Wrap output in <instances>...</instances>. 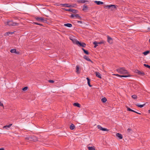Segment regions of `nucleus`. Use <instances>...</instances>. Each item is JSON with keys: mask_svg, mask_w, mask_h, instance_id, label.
<instances>
[{"mask_svg": "<svg viewBox=\"0 0 150 150\" xmlns=\"http://www.w3.org/2000/svg\"><path fill=\"white\" fill-rule=\"evenodd\" d=\"M116 70L118 73L120 74H127L129 73L128 71L123 67L117 69Z\"/></svg>", "mask_w": 150, "mask_h": 150, "instance_id": "nucleus-1", "label": "nucleus"}, {"mask_svg": "<svg viewBox=\"0 0 150 150\" xmlns=\"http://www.w3.org/2000/svg\"><path fill=\"white\" fill-rule=\"evenodd\" d=\"M5 24L6 25L14 26L17 25V23L13 22L12 21H6Z\"/></svg>", "mask_w": 150, "mask_h": 150, "instance_id": "nucleus-2", "label": "nucleus"}, {"mask_svg": "<svg viewBox=\"0 0 150 150\" xmlns=\"http://www.w3.org/2000/svg\"><path fill=\"white\" fill-rule=\"evenodd\" d=\"M104 42L105 41L103 40H102L99 42H97L96 41L94 42H93V44L95 45V46H94V47L96 48V47L98 45L104 43Z\"/></svg>", "mask_w": 150, "mask_h": 150, "instance_id": "nucleus-3", "label": "nucleus"}, {"mask_svg": "<svg viewBox=\"0 0 150 150\" xmlns=\"http://www.w3.org/2000/svg\"><path fill=\"white\" fill-rule=\"evenodd\" d=\"M71 17L72 18H73L74 19L77 18L78 19H80L81 18V17L79 16L78 14H71Z\"/></svg>", "mask_w": 150, "mask_h": 150, "instance_id": "nucleus-4", "label": "nucleus"}, {"mask_svg": "<svg viewBox=\"0 0 150 150\" xmlns=\"http://www.w3.org/2000/svg\"><path fill=\"white\" fill-rule=\"evenodd\" d=\"M106 8H108L111 9V10H113L115 8L116 6L114 5H108L105 6Z\"/></svg>", "mask_w": 150, "mask_h": 150, "instance_id": "nucleus-5", "label": "nucleus"}, {"mask_svg": "<svg viewBox=\"0 0 150 150\" xmlns=\"http://www.w3.org/2000/svg\"><path fill=\"white\" fill-rule=\"evenodd\" d=\"M97 128L98 129H99L100 130H102V131H108V130L106 128H103L101 127L100 125H98L97 126Z\"/></svg>", "mask_w": 150, "mask_h": 150, "instance_id": "nucleus-6", "label": "nucleus"}, {"mask_svg": "<svg viewBox=\"0 0 150 150\" xmlns=\"http://www.w3.org/2000/svg\"><path fill=\"white\" fill-rule=\"evenodd\" d=\"M76 44L78 46H80L83 47H84L86 45V44L85 43L83 42L81 43V42H79L78 41Z\"/></svg>", "mask_w": 150, "mask_h": 150, "instance_id": "nucleus-7", "label": "nucleus"}, {"mask_svg": "<svg viewBox=\"0 0 150 150\" xmlns=\"http://www.w3.org/2000/svg\"><path fill=\"white\" fill-rule=\"evenodd\" d=\"M107 41L110 44H111L113 42V40L109 36H107Z\"/></svg>", "mask_w": 150, "mask_h": 150, "instance_id": "nucleus-8", "label": "nucleus"}, {"mask_svg": "<svg viewBox=\"0 0 150 150\" xmlns=\"http://www.w3.org/2000/svg\"><path fill=\"white\" fill-rule=\"evenodd\" d=\"M113 75L116 76H119L120 77H129L130 76V75H120L117 74H112Z\"/></svg>", "mask_w": 150, "mask_h": 150, "instance_id": "nucleus-9", "label": "nucleus"}, {"mask_svg": "<svg viewBox=\"0 0 150 150\" xmlns=\"http://www.w3.org/2000/svg\"><path fill=\"white\" fill-rule=\"evenodd\" d=\"M36 19L39 22H43L44 21V18L43 17H36Z\"/></svg>", "mask_w": 150, "mask_h": 150, "instance_id": "nucleus-10", "label": "nucleus"}, {"mask_svg": "<svg viewBox=\"0 0 150 150\" xmlns=\"http://www.w3.org/2000/svg\"><path fill=\"white\" fill-rule=\"evenodd\" d=\"M70 39L71 40L73 43L76 44L78 41L75 39L74 37H71L70 38Z\"/></svg>", "mask_w": 150, "mask_h": 150, "instance_id": "nucleus-11", "label": "nucleus"}, {"mask_svg": "<svg viewBox=\"0 0 150 150\" xmlns=\"http://www.w3.org/2000/svg\"><path fill=\"white\" fill-rule=\"evenodd\" d=\"M65 10L68 11H71L74 13H77L78 12V11L77 10H75V9H66Z\"/></svg>", "mask_w": 150, "mask_h": 150, "instance_id": "nucleus-12", "label": "nucleus"}, {"mask_svg": "<svg viewBox=\"0 0 150 150\" xmlns=\"http://www.w3.org/2000/svg\"><path fill=\"white\" fill-rule=\"evenodd\" d=\"M12 124H10L9 125H7L3 127V129H6L8 130V129L10 127L12 126Z\"/></svg>", "mask_w": 150, "mask_h": 150, "instance_id": "nucleus-13", "label": "nucleus"}, {"mask_svg": "<svg viewBox=\"0 0 150 150\" xmlns=\"http://www.w3.org/2000/svg\"><path fill=\"white\" fill-rule=\"evenodd\" d=\"M87 147L88 150H96V149H95V147L93 146H88Z\"/></svg>", "mask_w": 150, "mask_h": 150, "instance_id": "nucleus-14", "label": "nucleus"}, {"mask_svg": "<svg viewBox=\"0 0 150 150\" xmlns=\"http://www.w3.org/2000/svg\"><path fill=\"white\" fill-rule=\"evenodd\" d=\"M95 73L97 77L100 79L101 78V75L99 72H96Z\"/></svg>", "mask_w": 150, "mask_h": 150, "instance_id": "nucleus-15", "label": "nucleus"}, {"mask_svg": "<svg viewBox=\"0 0 150 150\" xmlns=\"http://www.w3.org/2000/svg\"><path fill=\"white\" fill-rule=\"evenodd\" d=\"M94 2L98 5L103 4V2L100 1H94Z\"/></svg>", "mask_w": 150, "mask_h": 150, "instance_id": "nucleus-16", "label": "nucleus"}, {"mask_svg": "<svg viewBox=\"0 0 150 150\" xmlns=\"http://www.w3.org/2000/svg\"><path fill=\"white\" fill-rule=\"evenodd\" d=\"M116 136L119 138L120 139H122V136L121 134H120L119 133H117L116 134Z\"/></svg>", "mask_w": 150, "mask_h": 150, "instance_id": "nucleus-17", "label": "nucleus"}, {"mask_svg": "<svg viewBox=\"0 0 150 150\" xmlns=\"http://www.w3.org/2000/svg\"><path fill=\"white\" fill-rule=\"evenodd\" d=\"M83 58L85 59H86V60L88 61H89V62H92V61L88 57H87V56H83Z\"/></svg>", "mask_w": 150, "mask_h": 150, "instance_id": "nucleus-18", "label": "nucleus"}, {"mask_svg": "<svg viewBox=\"0 0 150 150\" xmlns=\"http://www.w3.org/2000/svg\"><path fill=\"white\" fill-rule=\"evenodd\" d=\"M64 25L65 26H67L68 27H71L72 26V25L71 23H68L66 24H64Z\"/></svg>", "mask_w": 150, "mask_h": 150, "instance_id": "nucleus-19", "label": "nucleus"}, {"mask_svg": "<svg viewBox=\"0 0 150 150\" xmlns=\"http://www.w3.org/2000/svg\"><path fill=\"white\" fill-rule=\"evenodd\" d=\"M86 79L87 80V83H88V85L90 86V87H91L92 86L91 85H90V79H89L88 78V77H87L86 78Z\"/></svg>", "mask_w": 150, "mask_h": 150, "instance_id": "nucleus-20", "label": "nucleus"}, {"mask_svg": "<svg viewBox=\"0 0 150 150\" xmlns=\"http://www.w3.org/2000/svg\"><path fill=\"white\" fill-rule=\"evenodd\" d=\"M75 128V126L73 124H71L70 127V129L71 130L74 129Z\"/></svg>", "mask_w": 150, "mask_h": 150, "instance_id": "nucleus-21", "label": "nucleus"}, {"mask_svg": "<svg viewBox=\"0 0 150 150\" xmlns=\"http://www.w3.org/2000/svg\"><path fill=\"white\" fill-rule=\"evenodd\" d=\"M10 52L12 53H15L16 54L17 53L16 51V50L15 49L11 50H10Z\"/></svg>", "mask_w": 150, "mask_h": 150, "instance_id": "nucleus-22", "label": "nucleus"}, {"mask_svg": "<svg viewBox=\"0 0 150 150\" xmlns=\"http://www.w3.org/2000/svg\"><path fill=\"white\" fill-rule=\"evenodd\" d=\"M74 105L77 107L78 108L80 107V105L79 103H75L73 104Z\"/></svg>", "mask_w": 150, "mask_h": 150, "instance_id": "nucleus-23", "label": "nucleus"}, {"mask_svg": "<svg viewBox=\"0 0 150 150\" xmlns=\"http://www.w3.org/2000/svg\"><path fill=\"white\" fill-rule=\"evenodd\" d=\"M13 33V32H8L5 33V35L6 36H8L9 34H12Z\"/></svg>", "mask_w": 150, "mask_h": 150, "instance_id": "nucleus-24", "label": "nucleus"}, {"mask_svg": "<svg viewBox=\"0 0 150 150\" xmlns=\"http://www.w3.org/2000/svg\"><path fill=\"white\" fill-rule=\"evenodd\" d=\"M79 68L78 66H77L76 67V72L77 73L79 74Z\"/></svg>", "mask_w": 150, "mask_h": 150, "instance_id": "nucleus-25", "label": "nucleus"}, {"mask_svg": "<svg viewBox=\"0 0 150 150\" xmlns=\"http://www.w3.org/2000/svg\"><path fill=\"white\" fill-rule=\"evenodd\" d=\"M62 5H63V6H66V7H71V5H69V4H62Z\"/></svg>", "mask_w": 150, "mask_h": 150, "instance_id": "nucleus-26", "label": "nucleus"}, {"mask_svg": "<svg viewBox=\"0 0 150 150\" xmlns=\"http://www.w3.org/2000/svg\"><path fill=\"white\" fill-rule=\"evenodd\" d=\"M145 105V104H144L143 105H140L139 104H136V105L139 108H142Z\"/></svg>", "mask_w": 150, "mask_h": 150, "instance_id": "nucleus-27", "label": "nucleus"}, {"mask_svg": "<svg viewBox=\"0 0 150 150\" xmlns=\"http://www.w3.org/2000/svg\"><path fill=\"white\" fill-rule=\"evenodd\" d=\"M101 100L103 103H105L107 99L105 98H103L101 99Z\"/></svg>", "mask_w": 150, "mask_h": 150, "instance_id": "nucleus-28", "label": "nucleus"}, {"mask_svg": "<svg viewBox=\"0 0 150 150\" xmlns=\"http://www.w3.org/2000/svg\"><path fill=\"white\" fill-rule=\"evenodd\" d=\"M88 9V7L87 6L85 5H84L83 8V11H85L86 10Z\"/></svg>", "mask_w": 150, "mask_h": 150, "instance_id": "nucleus-29", "label": "nucleus"}, {"mask_svg": "<svg viewBox=\"0 0 150 150\" xmlns=\"http://www.w3.org/2000/svg\"><path fill=\"white\" fill-rule=\"evenodd\" d=\"M28 89V87L27 86L25 87L22 89V90L23 91H25L27 90Z\"/></svg>", "mask_w": 150, "mask_h": 150, "instance_id": "nucleus-30", "label": "nucleus"}, {"mask_svg": "<svg viewBox=\"0 0 150 150\" xmlns=\"http://www.w3.org/2000/svg\"><path fill=\"white\" fill-rule=\"evenodd\" d=\"M137 73L139 75H144V73L143 72H141L139 71H138Z\"/></svg>", "mask_w": 150, "mask_h": 150, "instance_id": "nucleus-31", "label": "nucleus"}, {"mask_svg": "<svg viewBox=\"0 0 150 150\" xmlns=\"http://www.w3.org/2000/svg\"><path fill=\"white\" fill-rule=\"evenodd\" d=\"M82 50H83L84 52L86 54H89L88 52L86 50L82 48Z\"/></svg>", "mask_w": 150, "mask_h": 150, "instance_id": "nucleus-32", "label": "nucleus"}, {"mask_svg": "<svg viewBox=\"0 0 150 150\" xmlns=\"http://www.w3.org/2000/svg\"><path fill=\"white\" fill-rule=\"evenodd\" d=\"M127 110L129 111H132L133 112H135V111L131 109L130 108H127Z\"/></svg>", "mask_w": 150, "mask_h": 150, "instance_id": "nucleus-33", "label": "nucleus"}, {"mask_svg": "<svg viewBox=\"0 0 150 150\" xmlns=\"http://www.w3.org/2000/svg\"><path fill=\"white\" fill-rule=\"evenodd\" d=\"M132 97L134 99H136L137 98V96L136 95H133L132 96Z\"/></svg>", "mask_w": 150, "mask_h": 150, "instance_id": "nucleus-34", "label": "nucleus"}, {"mask_svg": "<svg viewBox=\"0 0 150 150\" xmlns=\"http://www.w3.org/2000/svg\"><path fill=\"white\" fill-rule=\"evenodd\" d=\"M149 51H146V52H145L143 53V54L145 55H146L147 54L149 53Z\"/></svg>", "mask_w": 150, "mask_h": 150, "instance_id": "nucleus-35", "label": "nucleus"}, {"mask_svg": "<svg viewBox=\"0 0 150 150\" xmlns=\"http://www.w3.org/2000/svg\"><path fill=\"white\" fill-rule=\"evenodd\" d=\"M144 65L146 67L148 68L149 69H150V66H149L147 64H144Z\"/></svg>", "mask_w": 150, "mask_h": 150, "instance_id": "nucleus-36", "label": "nucleus"}, {"mask_svg": "<svg viewBox=\"0 0 150 150\" xmlns=\"http://www.w3.org/2000/svg\"><path fill=\"white\" fill-rule=\"evenodd\" d=\"M132 131V129H131L129 128L127 130V132L128 133H130Z\"/></svg>", "mask_w": 150, "mask_h": 150, "instance_id": "nucleus-37", "label": "nucleus"}, {"mask_svg": "<svg viewBox=\"0 0 150 150\" xmlns=\"http://www.w3.org/2000/svg\"><path fill=\"white\" fill-rule=\"evenodd\" d=\"M49 82L50 83H53L54 82V81L52 80H50L49 81Z\"/></svg>", "mask_w": 150, "mask_h": 150, "instance_id": "nucleus-38", "label": "nucleus"}, {"mask_svg": "<svg viewBox=\"0 0 150 150\" xmlns=\"http://www.w3.org/2000/svg\"><path fill=\"white\" fill-rule=\"evenodd\" d=\"M77 23H80L81 24H82L83 23V22L81 21H77Z\"/></svg>", "mask_w": 150, "mask_h": 150, "instance_id": "nucleus-39", "label": "nucleus"}, {"mask_svg": "<svg viewBox=\"0 0 150 150\" xmlns=\"http://www.w3.org/2000/svg\"><path fill=\"white\" fill-rule=\"evenodd\" d=\"M34 23L35 24H36V25H42L41 24H40L39 23H37L35 22V23Z\"/></svg>", "mask_w": 150, "mask_h": 150, "instance_id": "nucleus-40", "label": "nucleus"}, {"mask_svg": "<svg viewBox=\"0 0 150 150\" xmlns=\"http://www.w3.org/2000/svg\"><path fill=\"white\" fill-rule=\"evenodd\" d=\"M0 106H3V105L2 103L1 102H0Z\"/></svg>", "mask_w": 150, "mask_h": 150, "instance_id": "nucleus-41", "label": "nucleus"}, {"mask_svg": "<svg viewBox=\"0 0 150 150\" xmlns=\"http://www.w3.org/2000/svg\"><path fill=\"white\" fill-rule=\"evenodd\" d=\"M81 2L82 3H84L85 2V0H82L81 1Z\"/></svg>", "mask_w": 150, "mask_h": 150, "instance_id": "nucleus-42", "label": "nucleus"}, {"mask_svg": "<svg viewBox=\"0 0 150 150\" xmlns=\"http://www.w3.org/2000/svg\"><path fill=\"white\" fill-rule=\"evenodd\" d=\"M136 112V113H137V114H141V113H138V112H136V111H135V112Z\"/></svg>", "mask_w": 150, "mask_h": 150, "instance_id": "nucleus-43", "label": "nucleus"}, {"mask_svg": "<svg viewBox=\"0 0 150 150\" xmlns=\"http://www.w3.org/2000/svg\"><path fill=\"white\" fill-rule=\"evenodd\" d=\"M0 150H4V149L3 148H0Z\"/></svg>", "mask_w": 150, "mask_h": 150, "instance_id": "nucleus-44", "label": "nucleus"}, {"mask_svg": "<svg viewBox=\"0 0 150 150\" xmlns=\"http://www.w3.org/2000/svg\"><path fill=\"white\" fill-rule=\"evenodd\" d=\"M74 6L73 5H71V7H74Z\"/></svg>", "mask_w": 150, "mask_h": 150, "instance_id": "nucleus-45", "label": "nucleus"}, {"mask_svg": "<svg viewBox=\"0 0 150 150\" xmlns=\"http://www.w3.org/2000/svg\"><path fill=\"white\" fill-rule=\"evenodd\" d=\"M149 112L150 113V110H149Z\"/></svg>", "mask_w": 150, "mask_h": 150, "instance_id": "nucleus-46", "label": "nucleus"}, {"mask_svg": "<svg viewBox=\"0 0 150 150\" xmlns=\"http://www.w3.org/2000/svg\"><path fill=\"white\" fill-rule=\"evenodd\" d=\"M148 29H149V30H150V28H148Z\"/></svg>", "mask_w": 150, "mask_h": 150, "instance_id": "nucleus-47", "label": "nucleus"}]
</instances>
